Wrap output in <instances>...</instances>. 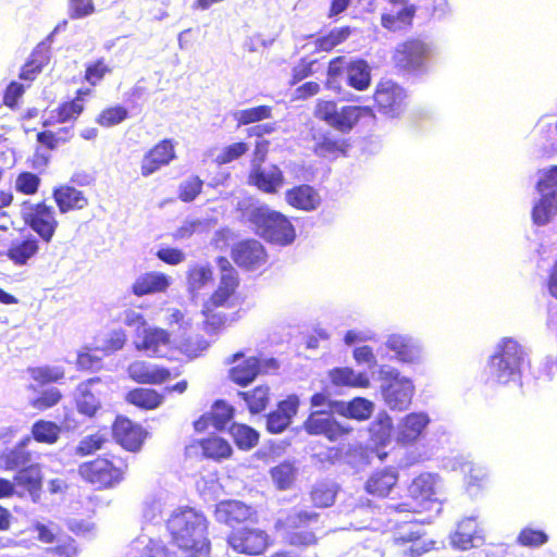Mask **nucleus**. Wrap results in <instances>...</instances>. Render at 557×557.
<instances>
[{"label": "nucleus", "instance_id": "obj_37", "mask_svg": "<svg viewBox=\"0 0 557 557\" xmlns=\"http://www.w3.org/2000/svg\"><path fill=\"white\" fill-rule=\"evenodd\" d=\"M163 395L152 388L136 387L128 391L125 400L143 410H153L163 403Z\"/></svg>", "mask_w": 557, "mask_h": 557}, {"label": "nucleus", "instance_id": "obj_44", "mask_svg": "<svg viewBox=\"0 0 557 557\" xmlns=\"http://www.w3.org/2000/svg\"><path fill=\"white\" fill-rule=\"evenodd\" d=\"M350 26H341L332 28L327 34L318 37L314 40L317 51L330 52L338 45L346 41L351 35Z\"/></svg>", "mask_w": 557, "mask_h": 557}, {"label": "nucleus", "instance_id": "obj_19", "mask_svg": "<svg viewBox=\"0 0 557 557\" xmlns=\"http://www.w3.org/2000/svg\"><path fill=\"white\" fill-rule=\"evenodd\" d=\"M233 261L246 270H257L268 261V253L263 245L255 239H244L236 243L231 250Z\"/></svg>", "mask_w": 557, "mask_h": 557}, {"label": "nucleus", "instance_id": "obj_45", "mask_svg": "<svg viewBox=\"0 0 557 557\" xmlns=\"http://www.w3.org/2000/svg\"><path fill=\"white\" fill-rule=\"evenodd\" d=\"M337 491L332 483L319 482L309 493L310 502L315 508L331 507L336 498Z\"/></svg>", "mask_w": 557, "mask_h": 557}, {"label": "nucleus", "instance_id": "obj_16", "mask_svg": "<svg viewBox=\"0 0 557 557\" xmlns=\"http://www.w3.org/2000/svg\"><path fill=\"white\" fill-rule=\"evenodd\" d=\"M389 5L381 14V25L388 32L396 33L412 27L417 14V5L409 0H385Z\"/></svg>", "mask_w": 557, "mask_h": 557}, {"label": "nucleus", "instance_id": "obj_14", "mask_svg": "<svg viewBox=\"0 0 557 557\" xmlns=\"http://www.w3.org/2000/svg\"><path fill=\"white\" fill-rule=\"evenodd\" d=\"M227 363L231 364L227 371L230 381L246 387L264 372L267 362L257 356L245 357L243 351H237L228 357Z\"/></svg>", "mask_w": 557, "mask_h": 557}, {"label": "nucleus", "instance_id": "obj_26", "mask_svg": "<svg viewBox=\"0 0 557 557\" xmlns=\"http://www.w3.org/2000/svg\"><path fill=\"white\" fill-rule=\"evenodd\" d=\"M90 95V88H79L75 91L74 98L60 102L52 111L54 122L74 124L85 111V98Z\"/></svg>", "mask_w": 557, "mask_h": 557}, {"label": "nucleus", "instance_id": "obj_25", "mask_svg": "<svg viewBox=\"0 0 557 557\" xmlns=\"http://www.w3.org/2000/svg\"><path fill=\"white\" fill-rule=\"evenodd\" d=\"M128 376L138 384H162L171 377V371L144 360H136L127 367Z\"/></svg>", "mask_w": 557, "mask_h": 557}, {"label": "nucleus", "instance_id": "obj_46", "mask_svg": "<svg viewBox=\"0 0 557 557\" xmlns=\"http://www.w3.org/2000/svg\"><path fill=\"white\" fill-rule=\"evenodd\" d=\"M60 434V426L52 421L38 420L32 426V436L38 443L52 445L58 442Z\"/></svg>", "mask_w": 557, "mask_h": 557}, {"label": "nucleus", "instance_id": "obj_12", "mask_svg": "<svg viewBox=\"0 0 557 557\" xmlns=\"http://www.w3.org/2000/svg\"><path fill=\"white\" fill-rule=\"evenodd\" d=\"M271 543L268 532L259 528L237 529L227 536V544L234 552L249 556L262 555Z\"/></svg>", "mask_w": 557, "mask_h": 557}, {"label": "nucleus", "instance_id": "obj_48", "mask_svg": "<svg viewBox=\"0 0 557 557\" xmlns=\"http://www.w3.org/2000/svg\"><path fill=\"white\" fill-rule=\"evenodd\" d=\"M272 107L261 104L239 110L235 112L233 116L234 120L236 121V126L242 127L244 125H249L252 123H258L260 121L270 119L272 116Z\"/></svg>", "mask_w": 557, "mask_h": 557}, {"label": "nucleus", "instance_id": "obj_50", "mask_svg": "<svg viewBox=\"0 0 557 557\" xmlns=\"http://www.w3.org/2000/svg\"><path fill=\"white\" fill-rule=\"evenodd\" d=\"M234 407L225 400H216L213 403L210 411L211 425L218 431H223L234 418Z\"/></svg>", "mask_w": 557, "mask_h": 557}, {"label": "nucleus", "instance_id": "obj_28", "mask_svg": "<svg viewBox=\"0 0 557 557\" xmlns=\"http://www.w3.org/2000/svg\"><path fill=\"white\" fill-rule=\"evenodd\" d=\"M218 264L221 269L220 282L210 297L226 304H232L231 299L239 286V277L237 271L232 267L225 257H219Z\"/></svg>", "mask_w": 557, "mask_h": 557}, {"label": "nucleus", "instance_id": "obj_31", "mask_svg": "<svg viewBox=\"0 0 557 557\" xmlns=\"http://www.w3.org/2000/svg\"><path fill=\"white\" fill-rule=\"evenodd\" d=\"M430 423V418L423 412H411L403 418L398 424L397 441L401 445L413 444L422 435Z\"/></svg>", "mask_w": 557, "mask_h": 557}, {"label": "nucleus", "instance_id": "obj_5", "mask_svg": "<svg viewBox=\"0 0 557 557\" xmlns=\"http://www.w3.org/2000/svg\"><path fill=\"white\" fill-rule=\"evenodd\" d=\"M313 115L343 134L352 131L362 117H375L372 107L348 104L338 108L335 100L324 99L317 101Z\"/></svg>", "mask_w": 557, "mask_h": 557}, {"label": "nucleus", "instance_id": "obj_34", "mask_svg": "<svg viewBox=\"0 0 557 557\" xmlns=\"http://www.w3.org/2000/svg\"><path fill=\"white\" fill-rule=\"evenodd\" d=\"M38 252V239L28 235L20 240L12 242L5 255L15 265L22 267L27 264Z\"/></svg>", "mask_w": 557, "mask_h": 557}, {"label": "nucleus", "instance_id": "obj_57", "mask_svg": "<svg viewBox=\"0 0 557 557\" xmlns=\"http://www.w3.org/2000/svg\"><path fill=\"white\" fill-rule=\"evenodd\" d=\"M32 379L38 384L55 383L64 377V370L54 367H36L29 369Z\"/></svg>", "mask_w": 557, "mask_h": 557}, {"label": "nucleus", "instance_id": "obj_58", "mask_svg": "<svg viewBox=\"0 0 557 557\" xmlns=\"http://www.w3.org/2000/svg\"><path fill=\"white\" fill-rule=\"evenodd\" d=\"M15 483L30 494L39 492L42 485L39 472L29 468L21 470L15 475Z\"/></svg>", "mask_w": 557, "mask_h": 557}, {"label": "nucleus", "instance_id": "obj_1", "mask_svg": "<svg viewBox=\"0 0 557 557\" xmlns=\"http://www.w3.org/2000/svg\"><path fill=\"white\" fill-rule=\"evenodd\" d=\"M209 524L203 512L188 506L171 513L166 520V530L171 544L177 548L181 557H209Z\"/></svg>", "mask_w": 557, "mask_h": 557}, {"label": "nucleus", "instance_id": "obj_42", "mask_svg": "<svg viewBox=\"0 0 557 557\" xmlns=\"http://www.w3.org/2000/svg\"><path fill=\"white\" fill-rule=\"evenodd\" d=\"M557 212L556 193L542 194L540 200L532 209V220L537 225H545Z\"/></svg>", "mask_w": 557, "mask_h": 557}, {"label": "nucleus", "instance_id": "obj_3", "mask_svg": "<svg viewBox=\"0 0 557 557\" xmlns=\"http://www.w3.org/2000/svg\"><path fill=\"white\" fill-rule=\"evenodd\" d=\"M128 465L125 459L115 456H98L78 466V474L83 481L96 490H111L125 479Z\"/></svg>", "mask_w": 557, "mask_h": 557}, {"label": "nucleus", "instance_id": "obj_30", "mask_svg": "<svg viewBox=\"0 0 557 557\" xmlns=\"http://www.w3.org/2000/svg\"><path fill=\"white\" fill-rule=\"evenodd\" d=\"M171 285L166 274L157 271L145 272L139 275L131 286L132 293L137 297L165 293Z\"/></svg>", "mask_w": 557, "mask_h": 557}, {"label": "nucleus", "instance_id": "obj_32", "mask_svg": "<svg viewBox=\"0 0 557 557\" xmlns=\"http://www.w3.org/2000/svg\"><path fill=\"white\" fill-rule=\"evenodd\" d=\"M286 202L301 211H313L321 203L319 191L311 185L300 184L286 190Z\"/></svg>", "mask_w": 557, "mask_h": 557}, {"label": "nucleus", "instance_id": "obj_36", "mask_svg": "<svg viewBox=\"0 0 557 557\" xmlns=\"http://www.w3.org/2000/svg\"><path fill=\"white\" fill-rule=\"evenodd\" d=\"M475 540H481V535L479 534L478 523L473 518H466L460 521L451 535L453 546L462 550L474 547Z\"/></svg>", "mask_w": 557, "mask_h": 557}, {"label": "nucleus", "instance_id": "obj_41", "mask_svg": "<svg viewBox=\"0 0 557 557\" xmlns=\"http://www.w3.org/2000/svg\"><path fill=\"white\" fill-rule=\"evenodd\" d=\"M114 65L104 57L88 62L84 71V81L91 87L100 85L106 76L113 73Z\"/></svg>", "mask_w": 557, "mask_h": 557}, {"label": "nucleus", "instance_id": "obj_39", "mask_svg": "<svg viewBox=\"0 0 557 557\" xmlns=\"http://www.w3.org/2000/svg\"><path fill=\"white\" fill-rule=\"evenodd\" d=\"M347 85L351 88L363 91L371 85V70L367 61L357 59L346 65Z\"/></svg>", "mask_w": 557, "mask_h": 557}, {"label": "nucleus", "instance_id": "obj_43", "mask_svg": "<svg viewBox=\"0 0 557 557\" xmlns=\"http://www.w3.org/2000/svg\"><path fill=\"white\" fill-rule=\"evenodd\" d=\"M228 431L236 446L242 450H249L258 445L260 435L253 428L244 423H232Z\"/></svg>", "mask_w": 557, "mask_h": 557}, {"label": "nucleus", "instance_id": "obj_52", "mask_svg": "<svg viewBox=\"0 0 557 557\" xmlns=\"http://www.w3.org/2000/svg\"><path fill=\"white\" fill-rule=\"evenodd\" d=\"M108 442L107 434L97 431L82 438L75 448V453L81 457L90 456L102 449Z\"/></svg>", "mask_w": 557, "mask_h": 557}, {"label": "nucleus", "instance_id": "obj_6", "mask_svg": "<svg viewBox=\"0 0 557 557\" xmlns=\"http://www.w3.org/2000/svg\"><path fill=\"white\" fill-rule=\"evenodd\" d=\"M251 222L269 243L287 246L296 238L294 225L286 215L278 211L258 208L251 214Z\"/></svg>", "mask_w": 557, "mask_h": 557}, {"label": "nucleus", "instance_id": "obj_62", "mask_svg": "<svg viewBox=\"0 0 557 557\" xmlns=\"http://www.w3.org/2000/svg\"><path fill=\"white\" fill-rule=\"evenodd\" d=\"M369 430L376 442L385 444L389 440L393 430L392 419L387 416L377 418L371 423Z\"/></svg>", "mask_w": 557, "mask_h": 557}, {"label": "nucleus", "instance_id": "obj_60", "mask_svg": "<svg viewBox=\"0 0 557 557\" xmlns=\"http://www.w3.org/2000/svg\"><path fill=\"white\" fill-rule=\"evenodd\" d=\"M100 348L85 347L77 354L76 366L79 370L94 371L101 368V357L97 354Z\"/></svg>", "mask_w": 557, "mask_h": 557}, {"label": "nucleus", "instance_id": "obj_11", "mask_svg": "<svg viewBox=\"0 0 557 557\" xmlns=\"http://www.w3.org/2000/svg\"><path fill=\"white\" fill-rule=\"evenodd\" d=\"M372 98L377 112L389 117H397L406 107L407 91L395 82L380 81Z\"/></svg>", "mask_w": 557, "mask_h": 557}, {"label": "nucleus", "instance_id": "obj_40", "mask_svg": "<svg viewBox=\"0 0 557 557\" xmlns=\"http://www.w3.org/2000/svg\"><path fill=\"white\" fill-rule=\"evenodd\" d=\"M100 379H90L82 383L78 387V396L76 398V407L78 412L87 417H94L100 408V401L98 396L91 392L90 385L95 382H99Z\"/></svg>", "mask_w": 557, "mask_h": 557}, {"label": "nucleus", "instance_id": "obj_55", "mask_svg": "<svg viewBox=\"0 0 557 557\" xmlns=\"http://www.w3.org/2000/svg\"><path fill=\"white\" fill-rule=\"evenodd\" d=\"M208 347V342L199 335L188 336L177 344V350L189 359L197 358Z\"/></svg>", "mask_w": 557, "mask_h": 557}, {"label": "nucleus", "instance_id": "obj_63", "mask_svg": "<svg viewBox=\"0 0 557 557\" xmlns=\"http://www.w3.org/2000/svg\"><path fill=\"white\" fill-rule=\"evenodd\" d=\"M540 194L556 193L557 190V165H550L542 172L535 186Z\"/></svg>", "mask_w": 557, "mask_h": 557}, {"label": "nucleus", "instance_id": "obj_61", "mask_svg": "<svg viewBox=\"0 0 557 557\" xmlns=\"http://www.w3.org/2000/svg\"><path fill=\"white\" fill-rule=\"evenodd\" d=\"M548 541V535L542 531L532 528H523L518 536L517 543L525 547H539Z\"/></svg>", "mask_w": 557, "mask_h": 557}, {"label": "nucleus", "instance_id": "obj_56", "mask_svg": "<svg viewBox=\"0 0 557 557\" xmlns=\"http://www.w3.org/2000/svg\"><path fill=\"white\" fill-rule=\"evenodd\" d=\"M249 150V147L244 141H236L225 146L220 153L215 157L214 163L219 166L228 164L235 160H238L245 156Z\"/></svg>", "mask_w": 557, "mask_h": 557}, {"label": "nucleus", "instance_id": "obj_35", "mask_svg": "<svg viewBox=\"0 0 557 557\" xmlns=\"http://www.w3.org/2000/svg\"><path fill=\"white\" fill-rule=\"evenodd\" d=\"M171 343V334L162 327H146L140 342L135 344L137 350L146 351L151 356H160L161 347Z\"/></svg>", "mask_w": 557, "mask_h": 557}, {"label": "nucleus", "instance_id": "obj_4", "mask_svg": "<svg viewBox=\"0 0 557 557\" xmlns=\"http://www.w3.org/2000/svg\"><path fill=\"white\" fill-rule=\"evenodd\" d=\"M524 351L519 343L512 338H504L497 350L488 359L486 367V382L506 384L521 372Z\"/></svg>", "mask_w": 557, "mask_h": 557}, {"label": "nucleus", "instance_id": "obj_7", "mask_svg": "<svg viewBox=\"0 0 557 557\" xmlns=\"http://www.w3.org/2000/svg\"><path fill=\"white\" fill-rule=\"evenodd\" d=\"M435 478L430 473H421L407 486L406 496L392 506L393 511L401 513H421L435 503Z\"/></svg>", "mask_w": 557, "mask_h": 557}, {"label": "nucleus", "instance_id": "obj_8", "mask_svg": "<svg viewBox=\"0 0 557 557\" xmlns=\"http://www.w3.org/2000/svg\"><path fill=\"white\" fill-rule=\"evenodd\" d=\"M429 55L428 42L419 37H410L395 47L392 61L398 71L414 73L423 67Z\"/></svg>", "mask_w": 557, "mask_h": 557}, {"label": "nucleus", "instance_id": "obj_54", "mask_svg": "<svg viewBox=\"0 0 557 557\" xmlns=\"http://www.w3.org/2000/svg\"><path fill=\"white\" fill-rule=\"evenodd\" d=\"M41 180L38 174L22 171L16 175L14 188L17 193L25 196H33L38 193Z\"/></svg>", "mask_w": 557, "mask_h": 557}, {"label": "nucleus", "instance_id": "obj_15", "mask_svg": "<svg viewBox=\"0 0 557 557\" xmlns=\"http://www.w3.org/2000/svg\"><path fill=\"white\" fill-rule=\"evenodd\" d=\"M111 432L114 441L131 453L139 451L148 436V432L139 423L121 414L115 417Z\"/></svg>", "mask_w": 557, "mask_h": 557}, {"label": "nucleus", "instance_id": "obj_17", "mask_svg": "<svg viewBox=\"0 0 557 557\" xmlns=\"http://www.w3.org/2000/svg\"><path fill=\"white\" fill-rule=\"evenodd\" d=\"M399 484V472L396 467L385 466L370 472L367 476L364 492L374 499L391 497Z\"/></svg>", "mask_w": 557, "mask_h": 557}, {"label": "nucleus", "instance_id": "obj_10", "mask_svg": "<svg viewBox=\"0 0 557 557\" xmlns=\"http://www.w3.org/2000/svg\"><path fill=\"white\" fill-rule=\"evenodd\" d=\"M23 221L45 243H50L59 227L54 208L45 201L32 205L23 213Z\"/></svg>", "mask_w": 557, "mask_h": 557}, {"label": "nucleus", "instance_id": "obj_24", "mask_svg": "<svg viewBox=\"0 0 557 557\" xmlns=\"http://www.w3.org/2000/svg\"><path fill=\"white\" fill-rule=\"evenodd\" d=\"M297 395H288L277 403L276 408L267 414V430L271 434H278L285 431L292 423L299 408Z\"/></svg>", "mask_w": 557, "mask_h": 557}, {"label": "nucleus", "instance_id": "obj_47", "mask_svg": "<svg viewBox=\"0 0 557 557\" xmlns=\"http://www.w3.org/2000/svg\"><path fill=\"white\" fill-rule=\"evenodd\" d=\"M129 116L128 110L122 104L108 106L96 116L95 122L103 127L110 128L121 124Z\"/></svg>", "mask_w": 557, "mask_h": 557}, {"label": "nucleus", "instance_id": "obj_2", "mask_svg": "<svg viewBox=\"0 0 557 557\" xmlns=\"http://www.w3.org/2000/svg\"><path fill=\"white\" fill-rule=\"evenodd\" d=\"M275 530L292 547H311L326 534L324 521L318 512L292 508L275 521Z\"/></svg>", "mask_w": 557, "mask_h": 557}, {"label": "nucleus", "instance_id": "obj_20", "mask_svg": "<svg viewBox=\"0 0 557 557\" xmlns=\"http://www.w3.org/2000/svg\"><path fill=\"white\" fill-rule=\"evenodd\" d=\"M233 304L209 297L202 304L201 314L203 317L202 327L208 334H219L237 319V314L228 315L224 309H230Z\"/></svg>", "mask_w": 557, "mask_h": 557}, {"label": "nucleus", "instance_id": "obj_22", "mask_svg": "<svg viewBox=\"0 0 557 557\" xmlns=\"http://www.w3.org/2000/svg\"><path fill=\"white\" fill-rule=\"evenodd\" d=\"M176 159L175 141L164 138L154 144L143 157L140 173L144 177L150 176L162 166L169 165Z\"/></svg>", "mask_w": 557, "mask_h": 557}, {"label": "nucleus", "instance_id": "obj_49", "mask_svg": "<svg viewBox=\"0 0 557 557\" xmlns=\"http://www.w3.org/2000/svg\"><path fill=\"white\" fill-rule=\"evenodd\" d=\"M331 382L337 386L367 387L369 381L362 374H355L349 368H336L330 372Z\"/></svg>", "mask_w": 557, "mask_h": 557}, {"label": "nucleus", "instance_id": "obj_27", "mask_svg": "<svg viewBox=\"0 0 557 557\" xmlns=\"http://www.w3.org/2000/svg\"><path fill=\"white\" fill-rule=\"evenodd\" d=\"M414 387L410 380H392L383 389V397L392 410H405L412 400Z\"/></svg>", "mask_w": 557, "mask_h": 557}, {"label": "nucleus", "instance_id": "obj_13", "mask_svg": "<svg viewBox=\"0 0 557 557\" xmlns=\"http://www.w3.org/2000/svg\"><path fill=\"white\" fill-rule=\"evenodd\" d=\"M302 429L309 435L324 436L330 442L341 441L352 432L351 426L338 422L332 413L322 410L310 412Z\"/></svg>", "mask_w": 557, "mask_h": 557}, {"label": "nucleus", "instance_id": "obj_18", "mask_svg": "<svg viewBox=\"0 0 557 557\" xmlns=\"http://www.w3.org/2000/svg\"><path fill=\"white\" fill-rule=\"evenodd\" d=\"M198 450H200L199 456L202 459L214 462L227 460L233 455V448L228 441L214 434L194 441L186 447V454L189 456H198Z\"/></svg>", "mask_w": 557, "mask_h": 557}, {"label": "nucleus", "instance_id": "obj_33", "mask_svg": "<svg viewBox=\"0 0 557 557\" xmlns=\"http://www.w3.org/2000/svg\"><path fill=\"white\" fill-rule=\"evenodd\" d=\"M350 144L347 139L332 135L325 132L317 138L313 152L321 158L336 159L345 157Z\"/></svg>", "mask_w": 557, "mask_h": 557}, {"label": "nucleus", "instance_id": "obj_59", "mask_svg": "<svg viewBox=\"0 0 557 557\" xmlns=\"http://www.w3.org/2000/svg\"><path fill=\"white\" fill-rule=\"evenodd\" d=\"M372 412L373 403L362 397H356L347 405V416L358 421L368 420Z\"/></svg>", "mask_w": 557, "mask_h": 557}, {"label": "nucleus", "instance_id": "obj_21", "mask_svg": "<svg viewBox=\"0 0 557 557\" xmlns=\"http://www.w3.org/2000/svg\"><path fill=\"white\" fill-rule=\"evenodd\" d=\"M214 516L218 522L235 528L255 521L257 512L251 506L240 500L226 499L216 504Z\"/></svg>", "mask_w": 557, "mask_h": 557}, {"label": "nucleus", "instance_id": "obj_64", "mask_svg": "<svg viewBox=\"0 0 557 557\" xmlns=\"http://www.w3.org/2000/svg\"><path fill=\"white\" fill-rule=\"evenodd\" d=\"M62 398V394L57 388L44 391L38 397L34 398L30 403L32 407L44 411L55 406Z\"/></svg>", "mask_w": 557, "mask_h": 557}, {"label": "nucleus", "instance_id": "obj_9", "mask_svg": "<svg viewBox=\"0 0 557 557\" xmlns=\"http://www.w3.org/2000/svg\"><path fill=\"white\" fill-rule=\"evenodd\" d=\"M434 546L435 542L426 539L425 532L416 524L400 528L392 542L394 557H420Z\"/></svg>", "mask_w": 557, "mask_h": 557}, {"label": "nucleus", "instance_id": "obj_38", "mask_svg": "<svg viewBox=\"0 0 557 557\" xmlns=\"http://www.w3.org/2000/svg\"><path fill=\"white\" fill-rule=\"evenodd\" d=\"M251 414L263 412L270 404L271 392L267 384H260L248 391L238 392Z\"/></svg>", "mask_w": 557, "mask_h": 557}, {"label": "nucleus", "instance_id": "obj_53", "mask_svg": "<svg viewBox=\"0 0 557 557\" xmlns=\"http://www.w3.org/2000/svg\"><path fill=\"white\" fill-rule=\"evenodd\" d=\"M203 184L198 175L188 176L178 185L177 198L183 202L194 201L202 193Z\"/></svg>", "mask_w": 557, "mask_h": 557}, {"label": "nucleus", "instance_id": "obj_29", "mask_svg": "<svg viewBox=\"0 0 557 557\" xmlns=\"http://www.w3.org/2000/svg\"><path fill=\"white\" fill-rule=\"evenodd\" d=\"M248 183L265 194H275L284 184V174L276 164L269 170L256 166L248 175Z\"/></svg>", "mask_w": 557, "mask_h": 557}, {"label": "nucleus", "instance_id": "obj_51", "mask_svg": "<svg viewBox=\"0 0 557 557\" xmlns=\"http://www.w3.org/2000/svg\"><path fill=\"white\" fill-rule=\"evenodd\" d=\"M270 475L275 486L285 491L293 485L296 479V469L292 462L283 461L270 470Z\"/></svg>", "mask_w": 557, "mask_h": 557}, {"label": "nucleus", "instance_id": "obj_23", "mask_svg": "<svg viewBox=\"0 0 557 557\" xmlns=\"http://www.w3.org/2000/svg\"><path fill=\"white\" fill-rule=\"evenodd\" d=\"M52 199L60 213L82 211L89 206L88 196L71 184H60L52 189Z\"/></svg>", "mask_w": 557, "mask_h": 557}]
</instances>
